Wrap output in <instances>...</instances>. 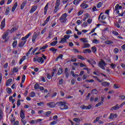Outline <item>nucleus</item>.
<instances>
[{"label": "nucleus", "mask_w": 125, "mask_h": 125, "mask_svg": "<svg viewBox=\"0 0 125 125\" xmlns=\"http://www.w3.org/2000/svg\"><path fill=\"white\" fill-rule=\"evenodd\" d=\"M43 59L46 60V56L44 55H42V57H36L34 58L33 61L34 62H38V63H40V64H43V63H44V60Z\"/></svg>", "instance_id": "f257e3e1"}, {"label": "nucleus", "mask_w": 125, "mask_h": 125, "mask_svg": "<svg viewBox=\"0 0 125 125\" xmlns=\"http://www.w3.org/2000/svg\"><path fill=\"white\" fill-rule=\"evenodd\" d=\"M31 35H32V33L29 32L24 37H22L21 38V40L23 41H21L20 43V44H19L20 47H22V46H24V45H25V43H26V40H27V39H29V37H30V36H31Z\"/></svg>", "instance_id": "f03ea898"}, {"label": "nucleus", "mask_w": 125, "mask_h": 125, "mask_svg": "<svg viewBox=\"0 0 125 125\" xmlns=\"http://www.w3.org/2000/svg\"><path fill=\"white\" fill-rule=\"evenodd\" d=\"M57 104L59 105L61 110H67L69 109V107L66 105V102H58Z\"/></svg>", "instance_id": "7ed1b4c3"}, {"label": "nucleus", "mask_w": 125, "mask_h": 125, "mask_svg": "<svg viewBox=\"0 0 125 125\" xmlns=\"http://www.w3.org/2000/svg\"><path fill=\"white\" fill-rule=\"evenodd\" d=\"M9 29H8L7 31H6L2 35V38L4 40L5 42H7L8 40H9V37H8V35H9Z\"/></svg>", "instance_id": "20e7f679"}, {"label": "nucleus", "mask_w": 125, "mask_h": 125, "mask_svg": "<svg viewBox=\"0 0 125 125\" xmlns=\"http://www.w3.org/2000/svg\"><path fill=\"white\" fill-rule=\"evenodd\" d=\"M67 16L68 15L66 13L63 14L60 18V21L61 23H66Z\"/></svg>", "instance_id": "39448f33"}, {"label": "nucleus", "mask_w": 125, "mask_h": 125, "mask_svg": "<svg viewBox=\"0 0 125 125\" xmlns=\"http://www.w3.org/2000/svg\"><path fill=\"white\" fill-rule=\"evenodd\" d=\"M106 65H107V64L103 60H101V61L99 62L98 66L103 70H105V66H106Z\"/></svg>", "instance_id": "423d86ee"}, {"label": "nucleus", "mask_w": 125, "mask_h": 125, "mask_svg": "<svg viewBox=\"0 0 125 125\" xmlns=\"http://www.w3.org/2000/svg\"><path fill=\"white\" fill-rule=\"evenodd\" d=\"M123 6L117 4L114 8V11H116L117 14H120V10L122 9Z\"/></svg>", "instance_id": "0eeeda50"}, {"label": "nucleus", "mask_w": 125, "mask_h": 125, "mask_svg": "<svg viewBox=\"0 0 125 125\" xmlns=\"http://www.w3.org/2000/svg\"><path fill=\"white\" fill-rule=\"evenodd\" d=\"M84 2L86 3H87L86 1H84L80 5V7L81 8H82V9H86V8H88V4H85Z\"/></svg>", "instance_id": "6e6552de"}, {"label": "nucleus", "mask_w": 125, "mask_h": 125, "mask_svg": "<svg viewBox=\"0 0 125 125\" xmlns=\"http://www.w3.org/2000/svg\"><path fill=\"white\" fill-rule=\"evenodd\" d=\"M39 35L40 33L38 34L37 32H34L32 38V42L33 43H35V42H36V39H37V38H38V36H39Z\"/></svg>", "instance_id": "1a4fd4ad"}, {"label": "nucleus", "mask_w": 125, "mask_h": 125, "mask_svg": "<svg viewBox=\"0 0 125 125\" xmlns=\"http://www.w3.org/2000/svg\"><path fill=\"white\" fill-rule=\"evenodd\" d=\"M42 121V119H39L36 120H31L29 122V124H30V125H36V124H38V123H41Z\"/></svg>", "instance_id": "9d476101"}, {"label": "nucleus", "mask_w": 125, "mask_h": 125, "mask_svg": "<svg viewBox=\"0 0 125 125\" xmlns=\"http://www.w3.org/2000/svg\"><path fill=\"white\" fill-rule=\"evenodd\" d=\"M47 105L49 107V108H54L56 106V104L54 102H50L47 104Z\"/></svg>", "instance_id": "9b49d317"}, {"label": "nucleus", "mask_w": 125, "mask_h": 125, "mask_svg": "<svg viewBox=\"0 0 125 125\" xmlns=\"http://www.w3.org/2000/svg\"><path fill=\"white\" fill-rule=\"evenodd\" d=\"M120 108H122V107H121V105H120L119 106L118 104H116L115 106H113L111 108V110L112 111H114V110H119Z\"/></svg>", "instance_id": "f8f14e48"}, {"label": "nucleus", "mask_w": 125, "mask_h": 125, "mask_svg": "<svg viewBox=\"0 0 125 125\" xmlns=\"http://www.w3.org/2000/svg\"><path fill=\"white\" fill-rule=\"evenodd\" d=\"M5 26V19H4L1 22V24H0V28L1 29V30H2V29H3V28H4Z\"/></svg>", "instance_id": "ddd939ff"}, {"label": "nucleus", "mask_w": 125, "mask_h": 125, "mask_svg": "<svg viewBox=\"0 0 125 125\" xmlns=\"http://www.w3.org/2000/svg\"><path fill=\"white\" fill-rule=\"evenodd\" d=\"M87 62H88V63H89V64H91V65H92V67H94L93 65H96V62L93 60H91V61L89 60H87Z\"/></svg>", "instance_id": "4468645a"}, {"label": "nucleus", "mask_w": 125, "mask_h": 125, "mask_svg": "<svg viewBox=\"0 0 125 125\" xmlns=\"http://www.w3.org/2000/svg\"><path fill=\"white\" fill-rule=\"evenodd\" d=\"M17 30H18V26H14L11 30H9V32L10 33H11V34H12V33H14V32H16V31H17Z\"/></svg>", "instance_id": "2eb2a0df"}, {"label": "nucleus", "mask_w": 125, "mask_h": 125, "mask_svg": "<svg viewBox=\"0 0 125 125\" xmlns=\"http://www.w3.org/2000/svg\"><path fill=\"white\" fill-rule=\"evenodd\" d=\"M49 3H47L44 8V15H46L47 13V9H48V4Z\"/></svg>", "instance_id": "dca6fc26"}, {"label": "nucleus", "mask_w": 125, "mask_h": 125, "mask_svg": "<svg viewBox=\"0 0 125 125\" xmlns=\"http://www.w3.org/2000/svg\"><path fill=\"white\" fill-rule=\"evenodd\" d=\"M17 6H18V3L16 2L12 8V12H14V11H15V9H16Z\"/></svg>", "instance_id": "f3484780"}, {"label": "nucleus", "mask_w": 125, "mask_h": 125, "mask_svg": "<svg viewBox=\"0 0 125 125\" xmlns=\"http://www.w3.org/2000/svg\"><path fill=\"white\" fill-rule=\"evenodd\" d=\"M50 20V16H49L47 18L46 20L44 21L43 23L42 24V26H45V25H46V24L48 23Z\"/></svg>", "instance_id": "a211bd4d"}, {"label": "nucleus", "mask_w": 125, "mask_h": 125, "mask_svg": "<svg viewBox=\"0 0 125 125\" xmlns=\"http://www.w3.org/2000/svg\"><path fill=\"white\" fill-rule=\"evenodd\" d=\"M37 9H38V6H34L31 9L30 11V13H33V12H35V11H36V10H37Z\"/></svg>", "instance_id": "6ab92c4d"}, {"label": "nucleus", "mask_w": 125, "mask_h": 125, "mask_svg": "<svg viewBox=\"0 0 125 125\" xmlns=\"http://www.w3.org/2000/svg\"><path fill=\"white\" fill-rule=\"evenodd\" d=\"M20 117L21 119H25V113H24V110H21Z\"/></svg>", "instance_id": "aec40b11"}, {"label": "nucleus", "mask_w": 125, "mask_h": 125, "mask_svg": "<svg viewBox=\"0 0 125 125\" xmlns=\"http://www.w3.org/2000/svg\"><path fill=\"white\" fill-rule=\"evenodd\" d=\"M11 83H12V79H8L6 82V86H9Z\"/></svg>", "instance_id": "412c9836"}, {"label": "nucleus", "mask_w": 125, "mask_h": 125, "mask_svg": "<svg viewBox=\"0 0 125 125\" xmlns=\"http://www.w3.org/2000/svg\"><path fill=\"white\" fill-rule=\"evenodd\" d=\"M104 43H105V44H114V42L107 40L104 42Z\"/></svg>", "instance_id": "4be33fe9"}, {"label": "nucleus", "mask_w": 125, "mask_h": 125, "mask_svg": "<svg viewBox=\"0 0 125 125\" xmlns=\"http://www.w3.org/2000/svg\"><path fill=\"white\" fill-rule=\"evenodd\" d=\"M47 47H48V45H47V44H45V45L40 48V50H42V52H44V49H46V48H47Z\"/></svg>", "instance_id": "5701e85b"}, {"label": "nucleus", "mask_w": 125, "mask_h": 125, "mask_svg": "<svg viewBox=\"0 0 125 125\" xmlns=\"http://www.w3.org/2000/svg\"><path fill=\"white\" fill-rule=\"evenodd\" d=\"M117 116L118 115L117 114L111 113L108 117V119H109V120H111L113 119L114 117H117Z\"/></svg>", "instance_id": "b1692460"}, {"label": "nucleus", "mask_w": 125, "mask_h": 125, "mask_svg": "<svg viewBox=\"0 0 125 125\" xmlns=\"http://www.w3.org/2000/svg\"><path fill=\"white\" fill-rule=\"evenodd\" d=\"M59 42V43H65V42H67V40L63 37L61 38V41Z\"/></svg>", "instance_id": "393cba45"}, {"label": "nucleus", "mask_w": 125, "mask_h": 125, "mask_svg": "<svg viewBox=\"0 0 125 125\" xmlns=\"http://www.w3.org/2000/svg\"><path fill=\"white\" fill-rule=\"evenodd\" d=\"M59 10V6H57L56 5H55L53 13H56V12H57V11H58Z\"/></svg>", "instance_id": "a878e982"}, {"label": "nucleus", "mask_w": 125, "mask_h": 125, "mask_svg": "<svg viewBox=\"0 0 125 125\" xmlns=\"http://www.w3.org/2000/svg\"><path fill=\"white\" fill-rule=\"evenodd\" d=\"M9 11H10V7L9 6H7L6 9V12L5 13V15H8L9 14Z\"/></svg>", "instance_id": "bb28decb"}, {"label": "nucleus", "mask_w": 125, "mask_h": 125, "mask_svg": "<svg viewBox=\"0 0 125 125\" xmlns=\"http://www.w3.org/2000/svg\"><path fill=\"white\" fill-rule=\"evenodd\" d=\"M90 47V44L85 43L83 44V47H82V48H88Z\"/></svg>", "instance_id": "cd10ccee"}, {"label": "nucleus", "mask_w": 125, "mask_h": 125, "mask_svg": "<svg viewBox=\"0 0 125 125\" xmlns=\"http://www.w3.org/2000/svg\"><path fill=\"white\" fill-rule=\"evenodd\" d=\"M81 2V0H74L73 1V4L74 5H78Z\"/></svg>", "instance_id": "c85d7f7f"}, {"label": "nucleus", "mask_w": 125, "mask_h": 125, "mask_svg": "<svg viewBox=\"0 0 125 125\" xmlns=\"http://www.w3.org/2000/svg\"><path fill=\"white\" fill-rule=\"evenodd\" d=\"M83 53H91V50L89 49H86L83 50Z\"/></svg>", "instance_id": "c756f323"}, {"label": "nucleus", "mask_w": 125, "mask_h": 125, "mask_svg": "<svg viewBox=\"0 0 125 125\" xmlns=\"http://www.w3.org/2000/svg\"><path fill=\"white\" fill-rule=\"evenodd\" d=\"M51 114V111H48L44 113V117H49V115Z\"/></svg>", "instance_id": "7c9ffc66"}, {"label": "nucleus", "mask_w": 125, "mask_h": 125, "mask_svg": "<svg viewBox=\"0 0 125 125\" xmlns=\"http://www.w3.org/2000/svg\"><path fill=\"white\" fill-rule=\"evenodd\" d=\"M58 43V42L54 41L50 43V45H51V46H55V45H56V44H57Z\"/></svg>", "instance_id": "2f4dec72"}, {"label": "nucleus", "mask_w": 125, "mask_h": 125, "mask_svg": "<svg viewBox=\"0 0 125 125\" xmlns=\"http://www.w3.org/2000/svg\"><path fill=\"white\" fill-rule=\"evenodd\" d=\"M80 41L83 42H88V40H87V39L86 38H81L80 39Z\"/></svg>", "instance_id": "473e14b6"}, {"label": "nucleus", "mask_w": 125, "mask_h": 125, "mask_svg": "<svg viewBox=\"0 0 125 125\" xmlns=\"http://www.w3.org/2000/svg\"><path fill=\"white\" fill-rule=\"evenodd\" d=\"M6 91L8 94H10L12 92V90L10 88H6Z\"/></svg>", "instance_id": "72a5a7b5"}, {"label": "nucleus", "mask_w": 125, "mask_h": 125, "mask_svg": "<svg viewBox=\"0 0 125 125\" xmlns=\"http://www.w3.org/2000/svg\"><path fill=\"white\" fill-rule=\"evenodd\" d=\"M26 59V56H23L20 60L19 62V64L20 65H21L22 64V62Z\"/></svg>", "instance_id": "f704fd0d"}, {"label": "nucleus", "mask_w": 125, "mask_h": 125, "mask_svg": "<svg viewBox=\"0 0 125 125\" xmlns=\"http://www.w3.org/2000/svg\"><path fill=\"white\" fill-rule=\"evenodd\" d=\"M30 97H35L36 96V93L35 92L32 91L29 94Z\"/></svg>", "instance_id": "c9c22d12"}, {"label": "nucleus", "mask_w": 125, "mask_h": 125, "mask_svg": "<svg viewBox=\"0 0 125 125\" xmlns=\"http://www.w3.org/2000/svg\"><path fill=\"white\" fill-rule=\"evenodd\" d=\"M84 17L83 19V21H85L86 20V19H87V18H88L89 17V14H85L84 15Z\"/></svg>", "instance_id": "e433bc0d"}, {"label": "nucleus", "mask_w": 125, "mask_h": 125, "mask_svg": "<svg viewBox=\"0 0 125 125\" xmlns=\"http://www.w3.org/2000/svg\"><path fill=\"white\" fill-rule=\"evenodd\" d=\"M49 50H50V51H52V52H53V53H56V51H57V49L53 47L50 48Z\"/></svg>", "instance_id": "4c0bfd02"}, {"label": "nucleus", "mask_w": 125, "mask_h": 125, "mask_svg": "<svg viewBox=\"0 0 125 125\" xmlns=\"http://www.w3.org/2000/svg\"><path fill=\"white\" fill-rule=\"evenodd\" d=\"M74 122H75L76 123H80L81 122V119L77 118H75L73 119Z\"/></svg>", "instance_id": "58836bf2"}, {"label": "nucleus", "mask_w": 125, "mask_h": 125, "mask_svg": "<svg viewBox=\"0 0 125 125\" xmlns=\"http://www.w3.org/2000/svg\"><path fill=\"white\" fill-rule=\"evenodd\" d=\"M102 85H104V86H108L110 85V83L108 82H104L102 83Z\"/></svg>", "instance_id": "ea45409f"}, {"label": "nucleus", "mask_w": 125, "mask_h": 125, "mask_svg": "<svg viewBox=\"0 0 125 125\" xmlns=\"http://www.w3.org/2000/svg\"><path fill=\"white\" fill-rule=\"evenodd\" d=\"M93 43H96V44H98V43H100V42L99 40H97L96 39H94L92 40Z\"/></svg>", "instance_id": "a19ab883"}, {"label": "nucleus", "mask_w": 125, "mask_h": 125, "mask_svg": "<svg viewBox=\"0 0 125 125\" xmlns=\"http://www.w3.org/2000/svg\"><path fill=\"white\" fill-rule=\"evenodd\" d=\"M103 5V3L102 2H99L97 4V8H100L101 6Z\"/></svg>", "instance_id": "79ce46f5"}, {"label": "nucleus", "mask_w": 125, "mask_h": 125, "mask_svg": "<svg viewBox=\"0 0 125 125\" xmlns=\"http://www.w3.org/2000/svg\"><path fill=\"white\" fill-rule=\"evenodd\" d=\"M60 3H61V1L60 0H56V4L55 5H57V6H59L60 5Z\"/></svg>", "instance_id": "37998d69"}, {"label": "nucleus", "mask_w": 125, "mask_h": 125, "mask_svg": "<svg viewBox=\"0 0 125 125\" xmlns=\"http://www.w3.org/2000/svg\"><path fill=\"white\" fill-rule=\"evenodd\" d=\"M26 3L25 2H22L21 6V9H23L25 6H26Z\"/></svg>", "instance_id": "c03bdc74"}, {"label": "nucleus", "mask_w": 125, "mask_h": 125, "mask_svg": "<svg viewBox=\"0 0 125 125\" xmlns=\"http://www.w3.org/2000/svg\"><path fill=\"white\" fill-rule=\"evenodd\" d=\"M91 49L93 53H95V52H96V51L97 50V49L96 48L95 46L92 47Z\"/></svg>", "instance_id": "a18cd8bd"}, {"label": "nucleus", "mask_w": 125, "mask_h": 125, "mask_svg": "<svg viewBox=\"0 0 125 125\" xmlns=\"http://www.w3.org/2000/svg\"><path fill=\"white\" fill-rule=\"evenodd\" d=\"M38 106H44L45 105V104H44V102H40V103H37Z\"/></svg>", "instance_id": "49530a36"}, {"label": "nucleus", "mask_w": 125, "mask_h": 125, "mask_svg": "<svg viewBox=\"0 0 125 125\" xmlns=\"http://www.w3.org/2000/svg\"><path fill=\"white\" fill-rule=\"evenodd\" d=\"M13 48H15L17 46V41H14L12 44Z\"/></svg>", "instance_id": "de8ad7c7"}, {"label": "nucleus", "mask_w": 125, "mask_h": 125, "mask_svg": "<svg viewBox=\"0 0 125 125\" xmlns=\"http://www.w3.org/2000/svg\"><path fill=\"white\" fill-rule=\"evenodd\" d=\"M107 39H108V37L106 36H103L101 37V40H103V41H107Z\"/></svg>", "instance_id": "09e8293b"}, {"label": "nucleus", "mask_w": 125, "mask_h": 125, "mask_svg": "<svg viewBox=\"0 0 125 125\" xmlns=\"http://www.w3.org/2000/svg\"><path fill=\"white\" fill-rule=\"evenodd\" d=\"M80 108L83 110H87V106L83 105H81Z\"/></svg>", "instance_id": "8fccbe9b"}, {"label": "nucleus", "mask_w": 125, "mask_h": 125, "mask_svg": "<svg viewBox=\"0 0 125 125\" xmlns=\"http://www.w3.org/2000/svg\"><path fill=\"white\" fill-rule=\"evenodd\" d=\"M25 80H26V76L25 75H23L21 78V83H24Z\"/></svg>", "instance_id": "3c124183"}, {"label": "nucleus", "mask_w": 125, "mask_h": 125, "mask_svg": "<svg viewBox=\"0 0 125 125\" xmlns=\"http://www.w3.org/2000/svg\"><path fill=\"white\" fill-rule=\"evenodd\" d=\"M70 37L71 36H70L69 35H66L63 36V38H65L66 41L67 40H69V39H70Z\"/></svg>", "instance_id": "603ef678"}, {"label": "nucleus", "mask_w": 125, "mask_h": 125, "mask_svg": "<svg viewBox=\"0 0 125 125\" xmlns=\"http://www.w3.org/2000/svg\"><path fill=\"white\" fill-rule=\"evenodd\" d=\"M40 87V85L38 83H36L34 85V88L35 89H39Z\"/></svg>", "instance_id": "864d4df0"}, {"label": "nucleus", "mask_w": 125, "mask_h": 125, "mask_svg": "<svg viewBox=\"0 0 125 125\" xmlns=\"http://www.w3.org/2000/svg\"><path fill=\"white\" fill-rule=\"evenodd\" d=\"M75 73L74 72V71H71V75H72V77H79V75H78V74H74Z\"/></svg>", "instance_id": "5fc2aeb1"}, {"label": "nucleus", "mask_w": 125, "mask_h": 125, "mask_svg": "<svg viewBox=\"0 0 125 125\" xmlns=\"http://www.w3.org/2000/svg\"><path fill=\"white\" fill-rule=\"evenodd\" d=\"M32 50H33V47L30 48V49L29 50L28 52L26 54V56H28L29 55H30V53H31V51H32Z\"/></svg>", "instance_id": "6e6d98bb"}, {"label": "nucleus", "mask_w": 125, "mask_h": 125, "mask_svg": "<svg viewBox=\"0 0 125 125\" xmlns=\"http://www.w3.org/2000/svg\"><path fill=\"white\" fill-rule=\"evenodd\" d=\"M62 72H63V71L62 70V68H59L58 72V74L61 75V74H62Z\"/></svg>", "instance_id": "4d7b16f0"}, {"label": "nucleus", "mask_w": 125, "mask_h": 125, "mask_svg": "<svg viewBox=\"0 0 125 125\" xmlns=\"http://www.w3.org/2000/svg\"><path fill=\"white\" fill-rule=\"evenodd\" d=\"M77 58H78V59H80L81 60H84V58H83V57L82 56L78 55L77 56Z\"/></svg>", "instance_id": "13d9d810"}, {"label": "nucleus", "mask_w": 125, "mask_h": 125, "mask_svg": "<svg viewBox=\"0 0 125 125\" xmlns=\"http://www.w3.org/2000/svg\"><path fill=\"white\" fill-rule=\"evenodd\" d=\"M45 32H46V28L45 27L41 31V34L43 35V34H44V33H45Z\"/></svg>", "instance_id": "bf43d9fd"}, {"label": "nucleus", "mask_w": 125, "mask_h": 125, "mask_svg": "<svg viewBox=\"0 0 125 125\" xmlns=\"http://www.w3.org/2000/svg\"><path fill=\"white\" fill-rule=\"evenodd\" d=\"M83 10H81L77 13V15L78 16H80V15H82V14H83Z\"/></svg>", "instance_id": "052dcab7"}, {"label": "nucleus", "mask_w": 125, "mask_h": 125, "mask_svg": "<svg viewBox=\"0 0 125 125\" xmlns=\"http://www.w3.org/2000/svg\"><path fill=\"white\" fill-rule=\"evenodd\" d=\"M17 105L18 107H19V106L21 105V101H20V100H18Z\"/></svg>", "instance_id": "680f3d73"}, {"label": "nucleus", "mask_w": 125, "mask_h": 125, "mask_svg": "<svg viewBox=\"0 0 125 125\" xmlns=\"http://www.w3.org/2000/svg\"><path fill=\"white\" fill-rule=\"evenodd\" d=\"M100 120V117H97L96 119L94 121L93 123L95 124V123H97Z\"/></svg>", "instance_id": "e2e57ef3"}, {"label": "nucleus", "mask_w": 125, "mask_h": 125, "mask_svg": "<svg viewBox=\"0 0 125 125\" xmlns=\"http://www.w3.org/2000/svg\"><path fill=\"white\" fill-rule=\"evenodd\" d=\"M13 72L14 73H17V72H18V68L16 67H14Z\"/></svg>", "instance_id": "0e129e2a"}, {"label": "nucleus", "mask_w": 125, "mask_h": 125, "mask_svg": "<svg viewBox=\"0 0 125 125\" xmlns=\"http://www.w3.org/2000/svg\"><path fill=\"white\" fill-rule=\"evenodd\" d=\"M112 33L113 35H115V36H119V33L116 31H113Z\"/></svg>", "instance_id": "69168bd1"}, {"label": "nucleus", "mask_w": 125, "mask_h": 125, "mask_svg": "<svg viewBox=\"0 0 125 125\" xmlns=\"http://www.w3.org/2000/svg\"><path fill=\"white\" fill-rule=\"evenodd\" d=\"M52 36V32H49L48 36V39H51Z\"/></svg>", "instance_id": "338daca9"}, {"label": "nucleus", "mask_w": 125, "mask_h": 125, "mask_svg": "<svg viewBox=\"0 0 125 125\" xmlns=\"http://www.w3.org/2000/svg\"><path fill=\"white\" fill-rule=\"evenodd\" d=\"M82 27H87V22H83L82 25Z\"/></svg>", "instance_id": "774afa93"}]
</instances>
